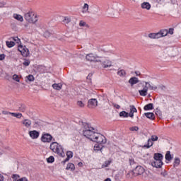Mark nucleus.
Returning a JSON list of instances; mask_svg holds the SVG:
<instances>
[{"label":"nucleus","instance_id":"obj_1","mask_svg":"<svg viewBox=\"0 0 181 181\" xmlns=\"http://www.w3.org/2000/svg\"><path fill=\"white\" fill-rule=\"evenodd\" d=\"M49 149L52 151L54 153H57L59 156L62 158L64 157V151L63 150V147L59 144L57 142H52L49 146Z\"/></svg>","mask_w":181,"mask_h":181},{"label":"nucleus","instance_id":"obj_2","mask_svg":"<svg viewBox=\"0 0 181 181\" xmlns=\"http://www.w3.org/2000/svg\"><path fill=\"white\" fill-rule=\"evenodd\" d=\"M94 131L95 129L93 127L90 126L88 124H86L85 129L83 131V136L92 141V139H94V135L97 134V132Z\"/></svg>","mask_w":181,"mask_h":181},{"label":"nucleus","instance_id":"obj_3","mask_svg":"<svg viewBox=\"0 0 181 181\" xmlns=\"http://www.w3.org/2000/svg\"><path fill=\"white\" fill-rule=\"evenodd\" d=\"M24 18L25 20L28 22V23H36L37 22V15L35 13V11L30 10L25 13L24 14Z\"/></svg>","mask_w":181,"mask_h":181},{"label":"nucleus","instance_id":"obj_4","mask_svg":"<svg viewBox=\"0 0 181 181\" xmlns=\"http://www.w3.org/2000/svg\"><path fill=\"white\" fill-rule=\"evenodd\" d=\"M157 90L158 87L156 86L151 85L149 82H145V86L142 90H139V93L141 97H146L148 95V90Z\"/></svg>","mask_w":181,"mask_h":181},{"label":"nucleus","instance_id":"obj_5","mask_svg":"<svg viewBox=\"0 0 181 181\" xmlns=\"http://www.w3.org/2000/svg\"><path fill=\"white\" fill-rule=\"evenodd\" d=\"M129 107V113L127 112L126 111H122L119 112V117H123V118H128V117H130V118H134V113L138 112V110H136V107H135L134 105H130Z\"/></svg>","mask_w":181,"mask_h":181},{"label":"nucleus","instance_id":"obj_6","mask_svg":"<svg viewBox=\"0 0 181 181\" xmlns=\"http://www.w3.org/2000/svg\"><path fill=\"white\" fill-rule=\"evenodd\" d=\"M93 142H96L99 144V145H104V144H107V139L103 135L96 133L93 139H92Z\"/></svg>","mask_w":181,"mask_h":181},{"label":"nucleus","instance_id":"obj_7","mask_svg":"<svg viewBox=\"0 0 181 181\" xmlns=\"http://www.w3.org/2000/svg\"><path fill=\"white\" fill-rule=\"evenodd\" d=\"M99 59H100V57L97 55H94V54L93 53L88 54L86 56V59L88 62H94L95 63H101V61Z\"/></svg>","mask_w":181,"mask_h":181},{"label":"nucleus","instance_id":"obj_8","mask_svg":"<svg viewBox=\"0 0 181 181\" xmlns=\"http://www.w3.org/2000/svg\"><path fill=\"white\" fill-rule=\"evenodd\" d=\"M144 173L145 169L144 168V167L139 165L136 166V168L130 173L132 175H134V176H139V175H143Z\"/></svg>","mask_w":181,"mask_h":181},{"label":"nucleus","instance_id":"obj_9","mask_svg":"<svg viewBox=\"0 0 181 181\" xmlns=\"http://www.w3.org/2000/svg\"><path fill=\"white\" fill-rule=\"evenodd\" d=\"M18 52H20L23 57H28L29 56V49L26 48V46L19 45L18 46Z\"/></svg>","mask_w":181,"mask_h":181},{"label":"nucleus","instance_id":"obj_10","mask_svg":"<svg viewBox=\"0 0 181 181\" xmlns=\"http://www.w3.org/2000/svg\"><path fill=\"white\" fill-rule=\"evenodd\" d=\"M53 139V136L49 133L42 134L41 137L42 142L49 144V142Z\"/></svg>","mask_w":181,"mask_h":181},{"label":"nucleus","instance_id":"obj_11","mask_svg":"<svg viewBox=\"0 0 181 181\" xmlns=\"http://www.w3.org/2000/svg\"><path fill=\"white\" fill-rule=\"evenodd\" d=\"M21 124L27 129H30L32 128V120L29 119H24L21 121Z\"/></svg>","mask_w":181,"mask_h":181},{"label":"nucleus","instance_id":"obj_12","mask_svg":"<svg viewBox=\"0 0 181 181\" xmlns=\"http://www.w3.org/2000/svg\"><path fill=\"white\" fill-rule=\"evenodd\" d=\"M98 105V101H97V99H90L88 102V107L89 108H95Z\"/></svg>","mask_w":181,"mask_h":181},{"label":"nucleus","instance_id":"obj_13","mask_svg":"<svg viewBox=\"0 0 181 181\" xmlns=\"http://www.w3.org/2000/svg\"><path fill=\"white\" fill-rule=\"evenodd\" d=\"M28 134L32 139H37L39 138L40 133L36 130L30 131Z\"/></svg>","mask_w":181,"mask_h":181},{"label":"nucleus","instance_id":"obj_14","mask_svg":"<svg viewBox=\"0 0 181 181\" xmlns=\"http://www.w3.org/2000/svg\"><path fill=\"white\" fill-rule=\"evenodd\" d=\"M163 165V161L154 160L151 162V166H153V168H156L157 169H160V168H162Z\"/></svg>","mask_w":181,"mask_h":181},{"label":"nucleus","instance_id":"obj_15","mask_svg":"<svg viewBox=\"0 0 181 181\" xmlns=\"http://www.w3.org/2000/svg\"><path fill=\"white\" fill-rule=\"evenodd\" d=\"M101 64L103 69H107L108 67L112 66V62L106 59L105 61L103 62Z\"/></svg>","mask_w":181,"mask_h":181},{"label":"nucleus","instance_id":"obj_16","mask_svg":"<svg viewBox=\"0 0 181 181\" xmlns=\"http://www.w3.org/2000/svg\"><path fill=\"white\" fill-rule=\"evenodd\" d=\"M153 159L154 160L162 161L163 160V155H162L160 153H156L153 155Z\"/></svg>","mask_w":181,"mask_h":181},{"label":"nucleus","instance_id":"obj_17","mask_svg":"<svg viewBox=\"0 0 181 181\" xmlns=\"http://www.w3.org/2000/svg\"><path fill=\"white\" fill-rule=\"evenodd\" d=\"M129 83L132 86H134V84H138V83H139V79L135 76H133L129 80Z\"/></svg>","mask_w":181,"mask_h":181},{"label":"nucleus","instance_id":"obj_18","mask_svg":"<svg viewBox=\"0 0 181 181\" xmlns=\"http://www.w3.org/2000/svg\"><path fill=\"white\" fill-rule=\"evenodd\" d=\"M52 88H54V90H57L58 91H60V90L62 88H63V84L62 83H54L52 86Z\"/></svg>","mask_w":181,"mask_h":181},{"label":"nucleus","instance_id":"obj_19","mask_svg":"<svg viewBox=\"0 0 181 181\" xmlns=\"http://www.w3.org/2000/svg\"><path fill=\"white\" fill-rule=\"evenodd\" d=\"M66 156L67 158L64 161H62V163H66V162H69V160H70V159L73 158V153L71 151H67Z\"/></svg>","mask_w":181,"mask_h":181},{"label":"nucleus","instance_id":"obj_20","mask_svg":"<svg viewBox=\"0 0 181 181\" xmlns=\"http://www.w3.org/2000/svg\"><path fill=\"white\" fill-rule=\"evenodd\" d=\"M144 115L146 118H148V119H151V121L155 119V114H153V112H146L144 113Z\"/></svg>","mask_w":181,"mask_h":181},{"label":"nucleus","instance_id":"obj_21","mask_svg":"<svg viewBox=\"0 0 181 181\" xmlns=\"http://www.w3.org/2000/svg\"><path fill=\"white\" fill-rule=\"evenodd\" d=\"M13 17L14 19H16V21H18L19 22H23V16H22L21 14L14 13Z\"/></svg>","mask_w":181,"mask_h":181},{"label":"nucleus","instance_id":"obj_22","mask_svg":"<svg viewBox=\"0 0 181 181\" xmlns=\"http://www.w3.org/2000/svg\"><path fill=\"white\" fill-rule=\"evenodd\" d=\"M151 146H153V141L151 139H148V143L147 144L144 145L143 148H146V149H149Z\"/></svg>","mask_w":181,"mask_h":181},{"label":"nucleus","instance_id":"obj_23","mask_svg":"<svg viewBox=\"0 0 181 181\" xmlns=\"http://www.w3.org/2000/svg\"><path fill=\"white\" fill-rule=\"evenodd\" d=\"M117 76H119V77H125L127 72L124 69H118Z\"/></svg>","mask_w":181,"mask_h":181},{"label":"nucleus","instance_id":"obj_24","mask_svg":"<svg viewBox=\"0 0 181 181\" xmlns=\"http://www.w3.org/2000/svg\"><path fill=\"white\" fill-rule=\"evenodd\" d=\"M111 163H112V160L111 159L105 161L104 163L102 165V168L103 169L104 168H108V166H110Z\"/></svg>","mask_w":181,"mask_h":181},{"label":"nucleus","instance_id":"obj_25","mask_svg":"<svg viewBox=\"0 0 181 181\" xmlns=\"http://www.w3.org/2000/svg\"><path fill=\"white\" fill-rule=\"evenodd\" d=\"M141 8L143 9H147L148 11H149V9H151V4L148 2H144L141 4Z\"/></svg>","mask_w":181,"mask_h":181},{"label":"nucleus","instance_id":"obj_26","mask_svg":"<svg viewBox=\"0 0 181 181\" xmlns=\"http://www.w3.org/2000/svg\"><path fill=\"white\" fill-rule=\"evenodd\" d=\"M144 111H149V110H153V104L148 103L144 107Z\"/></svg>","mask_w":181,"mask_h":181},{"label":"nucleus","instance_id":"obj_27","mask_svg":"<svg viewBox=\"0 0 181 181\" xmlns=\"http://www.w3.org/2000/svg\"><path fill=\"white\" fill-rule=\"evenodd\" d=\"M25 81L26 83H28V81H29L30 83H31V81H35V76H33V75H28L25 77Z\"/></svg>","mask_w":181,"mask_h":181},{"label":"nucleus","instance_id":"obj_28","mask_svg":"<svg viewBox=\"0 0 181 181\" xmlns=\"http://www.w3.org/2000/svg\"><path fill=\"white\" fill-rule=\"evenodd\" d=\"M11 116L15 117L16 118H18V119H21L22 118V113L19 112H11Z\"/></svg>","mask_w":181,"mask_h":181},{"label":"nucleus","instance_id":"obj_29","mask_svg":"<svg viewBox=\"0 0 181 181\" xmlns=\"http://www.w3.org/2000/svg\"><path fill=\"white\" fill-rule=\"evenodd\" d=\"M79 26H81V28H90V25H88V24L83 21H80Z\"/></svg>","mask_w":181,"mask_h":181},{"label":"nucleus","instance_id":"obj_30","mask_svg":"<svg viewBox=\"0 0 181 181\" xmlns=\"http://www.w3.org/2000/svg\"><path fill=\"white\" fill-rule=\"evenodd\" d=\"M76 169V167L74 166V164L73 163H69L66 166L67 170H74Z\"/></svg>","mask_w":181,"mask_h":181},{"label":"nucleus","instance_id":"obj_31","mask_svg":"<svg viewBox=\"0 0 181 181\" xmlns=\"http://www.w3.org/2000/svg\"><path fill=\"white\" fill-rule=\"evenodd\" d=\"M156 115L160 118V119H162V111L159 109L156 110Z\"/></svg>","mask_w":181,"mask_h":181},{"label":"nucleus","instance_id":"obj_32","mask_svg":"<svg viewBox=\"0 0 181 181\" xmlns=\"http://www.w3.org/2000/svg\"><path fill=\"white\" fill-rule=\"evenodd\" d=\"M165 159L168 161L172 160V155H170V151H167L165 154Z\"/></svg>","mask_w":181,"mask_h":181},{"label":"nucleus","instance_id":"obj_33","mask_svg":"<svg viewBox=\"0 0 181 181\" xmlns=\"http://www.w3.org/2000/svg\"><path fill=\"white\" fill-rule=\"evenodd\" d=\"M19 177H21V176L18 174H13L11 175V179H13V181H18L19 180Z\"/></svg>","mask_w":181,"mask_h":181},{"label":"nucleus","instance_id":"obj_34","mask_svg":"<svg viewBox=\"0 0 181 181\" xmlns=\"http://www.w3.org/2000/svg\"><path fill=\"white\" fill-rule=\"evenodd\" d=\"M6 45L7 47H13V46H15V42L13 41H6Z\"/></svg>","mask_w":181,"mask_h":181},{"label":"nucleus","instance_id":"obj_35","mask_svg":"<svg viewBox=\"0 0 181 181\" xmlns=\"http://www.w3.org/2000/svg\"><path fill=\"white\" fill-rule=\"evenodd\" d=\"M180 165V158H175L174 161V167L179 166Z\"/></svg>","mask_w":181,"mask_h":181},{"label":"nucleus","instance_id":"obj_36","mask_svg":"<svg viewBox=\"0 0 181 181\" xmlns=\"http://www.w3.org/2000/svg\"><path fill=\"white\" fill-rule=\"evenodd\" d=\"M47 162L48 163H53V162H54V157L53 156H49L47 158Z\"/></svg>","mask_w":181,"mask_h":181},{"label":"nucleus","instance_id":"obj_37","mask_svg":"<svg viewBox=\"0 0 181 181\" xmlns=\"http://www.w3.org/2000/svg\"><path fill=\"white\" fill-rule=\"evenodd\" d=\"M18 111H21V112H25V111H26V106L21 105V107H18Z\"/></svg>","mask_w":181,"mask_h":181},{"label":"nucleus","instance_id":"obj_38","mask_svg":"<svg viewBox=\"0 0 181 181\" xmlns=\"http://www.w3.org/2000/svg\"><path fill=\"white\" fill-rule=\"evenodd\" d=\"M83 13H86V12H88V5L87 4H85L83 7Z\"/></svg>","mask_w":181,"mask_h":181},{"label":"nucleus","instance_id":"obj_39","mask_svg":"<svg viewBox=\"0 0 181 181\" xmlns=\"http://www.w3.org/2000/svg\"><path fill=\"white\" fill-rule=\"evenodd\" d=\"M160 32L163 37L168 35V30H161Z\"/></svg>","mask_w":181,"mask_h":181},{"label":"nucleus","instance_id":"obj_40","mask_svg":"<svg viewBox=\"0 0 181 181\" xmlns=\"http://www.w3.org/2000/svg\"><path fill=\"white\" fill-rule=\"evenodd\" d=\"M77 105H78V107H81V108H83V107H84V105H86L84 104V103H83V101L78 100L77 102Z\"/></svg>","mask_w":181,"mask_h":181},{"label":"nucleus","instance_id":"obj_41","mask_svg":"<svg viewBox=\"0 0 181 181\" xmlns=\"http://www.w3.org/2000/svg\"><path fill=\"white\" fill-rule=\"evenodd\" d=\"M153 142H155L156 141H158V139H159V137H158V136L156 135H152L151 138L150 139Z\"/></svg>","mask_w":181,"mask_h":181},{"label":"nucleus","instance_id":"obj_42","mask_svg":"<svg viewBox=\"0 0 181 181\" xmlns=\"http://www.w3.org/2000/svg\"><path fill=\"white\" fill-rule=\"evenodd\" d=\"M13 80H14L15 81H17L18 83L21 81V80L19 79V76H18L17 74H14L13 76Z\"/></svg>","mask_w":181,"mask_h":181},{"label":"nucleus","instance_id":"obj_43","mask_svg":"<svg viewBox=\"0 0 181 181\" xmlns=\"http://www.w3.org/2000/svg\"><path fill=\"white\" fill-rule=\"evenodd\" d=\"M148 37L150 39H156V33H149Z\"/></svg>","mask_w":181,"mask_h":181},{"label":"nucleus","instance_id":"obj_44","mask_svg":"<svg viewBox=\"0 0 181 181\" xmlns=\"http://www.w3.org/2000/svg\"><path fill=\"white\" fill-rule=\"evenodd\" d=\"M71 19L69 17H65L64 19L63 20L64 23H69L71 22Z\"/></svg>","mask_w":181,"mask_h":181},{"label":"nucleus","instance_id":"obj_45","mask_svg":"<svg viewBox=\"0 0 181 181\" xmlns=\"http://www.w3.org/2000/svg\"><path fill=\"white\" fill-rule=\"evenodd\" d=\"M13 40H14V42L18 45L21 43V39H19L18 37H13Z\"/></svg>","mask_w":181,"mask_h":181},{"label":"nucleus","instance_id":"obj_46","mask_svg":"<svg viewBox=\"0 0 181 181\" xmlns=\"http://www.w3.org/2000/svg\"><path fill=\"white\" fill-rule=\"evenodd\" d=\"M129 130L130 131H139V127H138L136 126H134V127H130Z\"/></svg>","mask_w":181,"mask_h":181},{"label":"nucleus","instance_id":"obj_47","mask_svg":"<svg viewBox=\"0 0 181 181\" xmlns=\"http://www.w3.org/2000/svg\"><path fill=\"white\" fill-rule=\"evenodd\" d=\"M160 37H163L160 31L157 33H156V39H159Z\"/></svg>","mask_w":181,"mask_h":181},{"label":"nucleus","instance_id":"obj_48","mask_svg":"<svg viewBox=\"0 0 181 181\" xmlns=\"http://www.w3.org/2000/svg\"><path fill=\"white\" fill-rule=\"evenodd\" d=\"M2 114H3L4 115H11L12 112H8V111H6V110H3V111H2Z\"/></svg>","mask_w":181,"mask_h":181},{"label":"nucleus","instance_id":"obj_49","mask_svg":"<svg viewBox=\"0 0 181 181\" xmlns=\"http://www.w3.org/2000/svg\"><path fill=\"white\" fill-rule=\"evenodd\" d=\"M23 66H29V64H30V61H29L28 59H26L23 63Z\"/></svg>","mask_w":181,"mask_h":181},{"label":"nucleus","instance_id":"obj_50","mask_svg":"<svg viewBox=\"0 0 181 181\" xmlns=\"http://www.w3.org/2000/svg\"><path fill=\"white\" fill-rule=\"evenodd\" d=\"M45 37H50V33L49 31H45L44 33Z\"/></svg>","mask_w":181,"mask_h":181},{"label":"nucleus","instance_id":"obj_51","mask_svg":"<svg viewBox=\"0 0 181 181\" xmlns=\"http://www.w3.org/2000/svg\"><path fill=\"white\" fill-rule=\"evenodd\" d=\"M101 150V147H100V145H95L94 146V151H100Z\"/></svg>","mask_w":181,"mask_h":181},{"label":"nucleus","instance_id":"obj_52","mask_svg":"<svg viewBox=\"0 0 181 181\" xmlns=\"http://www.w3.org/2000/svg\"><path fill=\"white\" fill-rule=\"evenodd\" d=\"M129 162L131 165H135V160H134V158H129Z\"/></svg>","mask_w":181,"mask_h":181},{"label":"nucleus","instance_id":"obj_53","mask_svg":"<svg viewBox=\"0 0 181 181\" xmlns=\"http://www.w3.org/2000/svg\"><path fill=\"white\" fill-rule=\"evenodd\" d=\"M6 3L5 1H0V8H4Z\"/></svg>","mask_w":181,"mask_h":181},{"label":"nucleus","instance_id":"obj_54","mask_svg":"<svg viewBox=\"0 0 181 181\" xmlns=\"http://www.w3.org/2000/svg\"><path fill=\"white\" fill-rule=\"evenodd\" d=\"M17 181H28V178H26V177H23L18 179Z\"/></svg>","mask_w":181,"mask_h":181},{"label":"nucleus","instance_id":"obj_55","mask_svg":"<svg viewBox=\"0 0 181 181\" xmlns=\"http://www.w3.org/2000/svg\"><path fill=\"white\" fill-rule=\"evenodd\" d=\"M173 28H170L169 30L168 31V33H169L170 35H173Z\"/></svg>","mask_w":181,"mask_h":181},{"label":"nucleus","instance_id":"obj_56","mask_svg":"<svg viewBox=\"0 0 181 181\" xmlns=\"http://www.w3.org/2000/svg\"><path fill=\"white\" fill-rule=\"evenodd\" d=\"M4 59H5V54H1L0 60H4Z\"/></svg>","mask_w":181,"mask_h":181},{"label":"nucleus","instance_id":"obj_57","mask_svg":"<svg viewBox=\"0 0 181 181\" xmlns=\"http://www.w3.org/2000/svg\"><path fill=\"white\" fill-rule=\"evenodd\" d=\"M113 106L117 108V110H119L121 108V106L119 105L113 104Z\"/></svg>","mask_w":181,"mask_h":181},{"label":"nucleus","instance_id":"obj_58","mask_svg":"<svg viewBox=\"0 0 181 181\" xmlns=\"http://www.w3.org/2000/svg\"><path fill=\"white\" fill-rule=\"evenodd\" d=\"M157 4H160L163 0H154Z\"/></svg>","mask_w":181,"mask_h":181},{"label":"nucleus","instance_id":"obj_59","mask_svg":"<svg viewBox=\"0 0 181 181\" xmlns=\"http://www.w3.org/2000/svg\"><path fill=\"white\" fill-rule=\"evenodd\" d=\"M0 181H4V175L0 174Z\"/></svg>","mask_w":181,"mask_h":181},{"label":"nucleus","instance_id":"obj_60","mask_svg":"<svg viewBox=\"0 0 181 181\" xmlns=\"http://www.w3.org/2000/svg\"><path fill=\"white\" fill-rule=\"evenodd\" d=\"M4 155V151L0 149V156Z\"/></svg>","mask_w":181,"mask_h":181},{"label":"nucleus","instance_id":"obj_61","mask_svg":"<svg viewBox=\"0 0 181 181\" xmlns=\"http://www.w3.org/2000/svg\"><path fill=\"white\" fill-rule=\"evenodd\" d=\"M104 181H111L110 178H107L106 180H105Z\"/></svg>","mask_w":181,"mask_h":181},{"label":"nucleus","instance_id":"obj_62","mask_svg":"<svg viewBox=\"0 0 181 181\" xmlns=\"http://www.w3.org/2000/svg\"><path fill=\"white\" fill-rule=\"evenodd\" d=\"M161 175H162L163 176H165V173H161Z\"/></svg>","mask_w":181,"mask_h":181}]
</instances>
